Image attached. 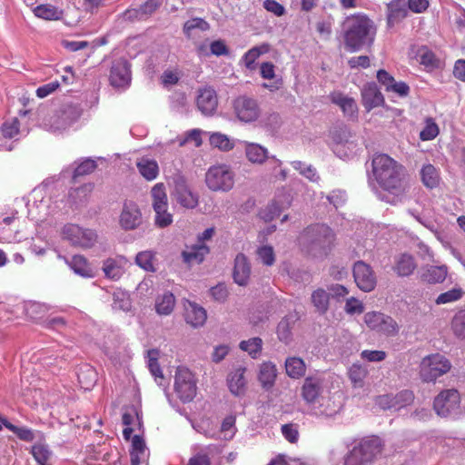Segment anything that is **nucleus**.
Listing matches in <instances>:
<instances>
[{
  "mask_svg": "<svg viewBox=\"0 0 465 465\" xmlns=\"http://www.w3.org/2000/svg\"><path fill=\"white\" fill-rule=\"evenodd\" d=\"M362 104L367 111L381 106L384 103V97L374 83L365 84L361 90Z\"/></svg>",
  "mask_w": 465,
  "mask_h": 465,
  "instance_id": "nucleus-21",
  "label": "nucleus"
},
{
  "mask_svg": "<svg viewBox=\"0 0 465 465\" xmlns=\"http://www.w3.org/2000/svg\"><path fill=\"white\" fill-rule=\"evenodd\" d=\"M173 201L183 209L193 210L199 204V195L193 192L182 175L173 178V187L171 192Z\"/></svg>",
  "mask_w": 465,
  "mask_h": 465,
  "instance_id": "nucleus-11",
  "label": "nucleus"
},
{
  "mask_svg": "<svg viewBox=\"0 0 465 465\" xmlns=\"http://www.w3.org/2000/svg\"><path fill=\"white\" fill-rule=\"evenodd\" d=\"M373 174L389 195L379 193V198L387 203H394L397 197L405 188V170L401 164L387 154H378L372 159Z\"/></svg>",
  "mask_w": 465,
  "mask_h": 465,
  "instance_id": "nucleus-1",
  "label": "nucleus"
},
{
  "mask_svg": "<svg viewBox=\"0 0 465 465\" xmlns=\"http://www.w3.org/2000/svg\"><path fill=\"white\" fill-rule=\"evenodd\" d=\"M153 210H162L163 207H168V199L165 186L163 183L154 184L151 190Z\"/></svg>",
  "mask_w": 465,
  "mask_h": 465,
  "instance_id": "nucleus-45",
  "label": "nucleus"
},
{
  "mask_svg": "<svg viewBox=\"0 0 465 465\" xmlns=\"http://www.w3.org/2000/svg\"><path fill=\"white\" fill-rule=\"evenodd\" d=\"M277 377V369L272 361H264L260 366L258 379L264 389L273 386Z\"/></svg>",
  "mask_w": 465,
  "mask_h": 465,
  "instance_id": "nucleus-34",
  "label": "nucleus"
},
{
  "mask_svg": "<svg viewBox=\"0 0 465 465\" xmlns=\"http://www.w3.org/2000/svg\"><path fill=\"white\" fill-rule=\"evenodd\" d=\"M270 51L269 44H262L260 45L253 46L248 50L242 56V60L248 70H253L255 68V61L264 54Z\"/></svg>",
  "mask_w": 465,
  "mask_h": 465,
  "instance_id": "nucleus-38",
  "label": "nucleus"
},
{
  "mask_svg": "<svg viewBox=\"0 0 465 465\" xmlns=\"http://www.w3.org/2000/svg\"><path fill=\"white\" fill-rule=\"evenodd\" d=\"M352 273L356 285L362 292H369L376 287V273L368 263L362 261L356 262L353 264Z\"/></svg>",
  "mask_w": 465,
  "mask_h": 465,
  "instance_id": "nucleus-16",
  "label": "nucleus"
},
{
  "mask_svg": "<svg viewBox=\"0 0 465 465\" xmlns=\"http://www.w3.org/2000/svg\"><path fill=\"white\" fill-rule=\"evenodd\" d=\"M35 16L45 20H60L63 17V11L52 5H39L34 9Z\"/></svg>",
  "mask_w": 465,
  "mask_h": 465,
  "instance_id": "nucleus-44",
  "label": "nucleus"
},
{
  "mask_svg": "<svg viewBox=\"0 0 465 465\" xmlns=\"http://www.w3.org/2000/svg\"><path fill=\"white\" fill-rule=\"evenodd\" d=\"M384 447V440L377 435L363 437L344 455L342 465H372L381 456Z\"/></svg>",
  "mask_w": 465,
  "mask_h": 465,
  "instance_id": "nucleus-4",
  "label": "nucleus"
},
{
  "mask_svg": "<svg viewBox=\"0 0 465 465\" xmlns=\"http://www.w3.org/2000/svg\"><path fill=\"white\" fill-rule=\"evenodd\" d=\"M210 25L204 19L195 17L187 20L184 25L183 31L187 38L193 39L196 36L195 31L199 30L204 32L209 30Z\"/></svg>",
  "mask_w": 465,
  "mask_h": 465,
  "instance_id": "nucleus-43",
  "label": "nucleus"
},
{
  "mask_svg": "<svg viewBox=\"0 0 465 465\" xmlns=\"http://www.w3.org/2000/svg\"><path fill=\"white\" fill-rule=\"evenodd\" d=\"M433 409L440 417H456L461 413L460 395L455 389L440 391L434 399Z\"/></svg>",
  "mask_w": 465,
  "mask_h": 465,
  "instance_id": "nucleus-10",
  "label": "nucleus"
},
{
  "mask_svg": "<svg viewBox=\"0 0 465 465\" xmlns=\"http://www.w3.org/2000/svg\"><path fill=\"white\" fill-rule=\"evenodd\" d=\"M136 167L140 174L147 181H153L159 174V166L155 160L142 157L137 160Z\"/></svg>",
  "mask_w": 465,
  "mask_h": 465,
  "instance_id": "nucleus-31",
  "label": "nucleus"
},
{
  "mask_svg": "<svg viewBox=\"0 0 465 465\" xmlns=\"http://www.w3.org/2000/svg\"><path fill=\"white\" fill-rule=\"evenodd\" d=\"M332 150L334 153L342 159H349L357 153L358 143L355 135L347 127L335 128L331 133Z\"/></svg>",
  "mask_w": 465,
  "mask_h": 465,
  "instance_id": "nucleus-7",
  "label": "nucleus"
},
{
  "mask_svg": "<svg viewBox=\"0 0 465 465\" xmlns=\"http://www.w3.org/2000/svg\"><path fill=\"white\" fill-rule=\"evenodd\" d=\"M364 322L371 331L385 336H395L399 333L400 328L396 321L380 312H366Z\"/></svg>",
  "mask_w": 465,
  "mask_h": 465,
  "instance_id": "nucleus-12",
  "label": "nucleus"
},
{
  "mask_svg": "<svg viewBox=\"0 0 465 465\" xmlns=\"http://www.w3.org/2000/svg\"><path fill=\"white\" fill-rule=\"evenodd\" d=\"M112 307L115 311H129L131 309V301L128 293L120 289L115 290L113 292Z\"/></svg>",
  "mask_w": 465,
  "mask_h": 465,
  "instance_id": "nucleus-52",
  "label": "nucleus"
},
{
  "mask_svg": "<svg viewBox=\"0 0 465 465\" xmlns=\"http://www.w3.org/2000/svg\"><path fill=\"white\" fill-rule=\"evenodd\" d=\"M128 261L124 256L108 258L103 263V271L106 278L117 281L124 272Z\"/></svg>",
  "mask_w": 465,
  "mask_h": 465,
  "instance_id": "nucleus-23",
  "label": "nucleus"
},
{
  "mask_svg": "<svg viewBox=\"0 0 465 465\" xmlns=\"http://www.w3.org/2000/svg\"><path fill=\"white\" fill-rule=\"evenodd\" d=\"M93 186L91 184H84L78 188L70 190L68 193V201L72 206L75 208L86 203Z\"/></svg>",
  "mask_w": 465,
  "mask_h": 465,
  "instance_id": "nucleus-40",
  "label": "nucleus"
},
{
  "mask_svg": "<svg viewBox=\"0 0 465 465\" xmlns=\"http://www.w3.org/2000/svg\"><path fill=\"white\" fill-rule=\"evenodd\" d=\"M448 275L446 265L429 266L421 274V279L429 283H440L444 282Z\"/></svg>",
  "mask_w": 465,
  "mask_h": 465,
  "instance_id": "nucleus-37",
  "label": "nucleus"
},
{
  "mask_svg": "<svg viewBox=\"0 0 465 465\" xmlns=\"http://www.w3.org/2000/svg\"><path fill=\"white\" fill-rule=\"evenodd\" d=\"M31 454L38 465H51L53 452L45 443L38 442L32 446Z\"/></svg>",
  "mask_w": 465,
  "mask_h": 465,
  "instance_id": "nucleus-42",
  "label": "nucleus"
},
{
  "mask_svg": "<svg viewBox=\"0 0 465 465\" xmlns=\"http://www.w3.org/2000/svg\"><path fill=\"white\" fill-rule=\"evenodd\" d=\"M439 134V127L432 118H428L425 123V127L420 134V138L422 141L433 140Z\"/></svg>",
  "mask_w": 465,
  "mask_h": 465,
  "instance_id": "nucleus-62",
  "label": "nucleus"
},
{
  "mask_svg": "<svg viewBox=\"0 0 465 465\" xmlns=\"http://www.w3.org/2000/svg\"><path fill=\"white\" fill-rule=\"evenodd\" d=\"M420 62L425 67L432 70L440 66V61L436 54L427 47L419 50Z\"/></svg>",
  "mask_w": 465,
  "mask_h": 465,
  "instance_id": "nucleus-55",
  "label": "nucleus"
},
{
  "mask_svg": "<svg viewBox=\"0 0 465 465\" xmlns=\"http://www.w3.org/2000/svg\"><path fill=\"white\" fill-rule=\"evenodd\" d=\"M291 165L299 172L300 174L312 182H317L320 179L316 169L312 164H306L302 161H292Z\"/></svg>",
  "mask_w": 465,
  "mask_h": 465,
  "instance_id": "nucleus-57",
  "label": "nucleus"
},
{
  "mask_svg": "<svg viewBox=\"0 0 465 465\" xmlns=\"http://www.w3.org/2000/svg\"><path fill=\"white\" fill-rule=\"evenodd\" d=\"M236 432L235 428V417L228 416L226 417L221 425L220 434L223 435L222 439L225 440H232Z\"/></svg>",
  "mask_w": 465,
  "mask_h": 465,
  "instance_id": "nucleus-60",
  "label": "nucleus"
},
{
  "mask_svg": "<svg viewBox=\"0 0 465 465\" xmlns=\"http://www.w3.org/2000/svg\"><path fill=\"white\" fill-rule=\"evenodd\" d=\"M245 154L247 159L252 163H262L269 158L268 150L254 143H247L245 145Z\"/></svg>",
  "mask_w": 465,
  "mask_h": 465,
  "instance_id": "nucleus-39",
  "label": "nucleus"
},
{
  "mask_svg": "<svg viewBox=\"0 0 465 465\" xmlns=\"http://www.w3.org/2000/svg\"><path fill=\"white\" fill-rule=\"evenodd\" d=\"M207 253H209L208 246L204 243H199L187 247L186 250L182 252V257L185 263L199 264L204 260Z\"/></svg>",
  "mask_w": 465,
  "mask_h": 465,
  "instance_id": "nucleus-30",
  "label": "nucleus"
},
{
  "mask_svg": "<svg viewBox=\"0 0 465 465\" xmlns=\"http://www.w3.org/2000/svg\"><path fill=\"white\" fill-rule=\"evenodd\" d=\"M61 237L71 245L82 249H91L98 241V235L94 230L81 227L75 223L64 224L61 229Z\"/></svg>",
  "mask_w": 465,
  "mask_h": 465,
  "instance_id": "nucleus-6",
  "label": "nucleus"
},
{
  "mask_svg": "<svg viewBox=\"0 0 465 465\" xmlns=\"http://www.w3.org/2000/svg\"><path fill=\"white\" fill-rule=\"evenodd\" d=\"M369 371L366 366L360 363H353L348 371L349 378L354 388H362L364 380L366 379Z\"/></svg>",
  "mask_w": 465,
  "mask_h": 465,
  "instance_id": "nucleus-48",
  "label": "nucleus"
},
{
  "mask_svg": "<svg viewBox=\"0 0 465 465\" xmlns=\"http://www.w3.org/2000/svg\"><path fill=\"white\" fill-rule=\"evenodd\" d=\"M29 361L35 365L39 364L40 366L50 369L52 372H54V369L55 366L62 368L64 364V361L61 357L58 355L54 356L47 350H42L33 353Z\"/></svg>",
  "mask_w": 465,
  "mask_h": 465,
  "instance_id": "nucleus-25",
  "label": "nucleus"
},
{
  "mask_svg": "<svg viewBox=\"0 0 465 465\" xmlns=\"http://www.w3.org/2000/svg\"><path fill=\"white\" fill-rule=\"evenodd\" d=\"M312 302L315 307L316 311L324 314L329 309L330 294L324 289L319 288L312 293Z\"/></svg>",
  "mask_w": 465,
  "mask_h": 465,
  "instance_id": "nucleus-49",
  "label": "nucleus"
},
{
  "mask_svg": "<svg viewBox=\"0 0 465 465\" xmlns=\"http://www.w3.org/2000/svg\"><path fill=\"white\" fill-rule=\"evenodd\" d=\"M161 5V0H146L138 8L127 10L125 16L128 19L142 20L154 13Z\"/></svg>",
  "mask_w": 465,
  "mask_h": 465,
  "instance_id": "nucleus-28",
  "label": "nucleus"
},
{
  "mask_svg": "<svg viewBox=\"0 0 465 465\" xmlns=\"http://www.w3.org/2000/svg\"><path fill=\"white\" fill-rule=\"evenodd\" d=\"M210 143L213 146L217 147L223 151H229L233 147L230 139L222 134H213L210 137Z\"/></svg>",
  "mask_w": 465,
  "mask_h": 465,
  "instance_id": "nucleus-63",
  "label": "nucleus"
},
{
  "mask_svg": "<svg viewBox=\"0 0 465 465\" xmlns=\"http://www.w3.org/2000/svg\"><path fill=\"white\" fill-rule=\"evenodd\" d=\"M143 223V216L139 206L134 202H125L119 216V224L122 229L131 231L138 228Z\"/></svg>",
  "mask_w": 465,
  "mask_h": 465,
  "instance_id": "nucleus-17",
  "label": "nucleus"
},
{
  "mask_svg": "<svg viewBox=\"0 0 465 465\" xmlns=\"http://www.w3.org/2000/svg\"><path fill=\"white\" fill-rule=\"evenodd\" d=\"M239 347L242 351L248 352L252 359H256L262 352V340L259 337H253L247 341H242Z\"/></svg>",
  "mask_w": 465,
  "mask_h": 465,
  "instance_id": "nucleus-51",
  "label": "nucleus"
},
{
  "mask_svg": "<svg viewBox=\"0 0 465 465\" xmlns=\"http://www.w3.org/2000/svg\"><path fill=\"white\" fill-rule=\"evenodd\" d=\"M81 114L82 110L78 105L66 104L49 119V129L54 133L64 131L74 124Z\"/></svg>",
  "mask_w": 465,
  "mask_h": 465,
  "instance_id": "nucleus-14",
  "label": "nucleus"
},
{
  "mask_svg": "<svg viewBox=\"0 0 465 465\" xmlns=\"http://www.w3.org/2000/svg\"><path fill=\"white\" fill-rule=\"evenodd\" d=\"M258 259L266 266H272L275 262L274 250L272 246L263 245L257 249Z\"/></svg>",
  "mask_w": 465,
  "mask_h": 465,
  "instance_id": "nucleus-61",
  "label": "nucleus"
},
{
  "mask_svg": "<svg viewBox=\"0 0 465 465\" xmlns=\"http://www.w3.org/2000/svg\"><path fill=\"white\" fill-rule=\"evenodd\" d=\"M450 361L443 355L436 353L422 359L420 365V376L425 382L436 381L450 370Z\"/></svg>",
  "mask_w": 465,
  "mask_h": 465,
  "instance_id": "nucleus-8",
  "label": "nucleus"
},
{
  "mask_svg": "<svg viewBox=\"0 0 465 465\" xmlns=\"http://www.w3.org/2000/svg\"><path fill=\"white\" fill-rule=\"evenodd\" d=\"M420 176L423 184L429 188H435L440 183L438 170L430 163L425 164L420 170Z\"/></svg>",
  "mask_w": 465,
  "mask_h": 465,
  "instance_id": "nucleus-50",
  "label": "nucleus"
},
{
  "mask_svg": "<svg viewBox=\"0 0 465 465\" xmlns=\"http://www.w3.org/2000/svg\"><path fill=\"white\" fill-rule=\"evenodd\" d=\"M232 107L237 119L245 124L255 122L261 114L258 102L245 95L237 97L233 101Z\"/></svg>",
  "mask_w": 465,
  "mask_h": 465,
  "instance_id": "nucleus-15",
  "label": "nucleus"
},
{
  "mask_svg": "<svg viewBox=\"0 0 465 465\" xmlns=\"http://www.w3.org/2000/svg\"><path fill=\"white\" fill-rule=\"evenodd\" d=\"M464 292L461 287L455 285L451 290L440 293L435 300L436 304H446L457 302L462 298Z\"/></svg>",
  "mask_w": 465,
  "mask_h": 465,
  "instance_id": "nucleus-56",
  "label": "nucleus"
},
{
  "mask_svg": "<svg viewBox=\"0 0 465 465\" xmlns=\"http://www.w3.org/2000/svg\"><path fill=\"white\" fill-rule=\"evenodd\" d=\"M285 370L289 377L299 379L305 374L306 365L299 357H289L285 361Z\"/></svg>",
  "mask_w": 465,
  "mask_h": 465,
  "instance_id": "nucleus-41",
  "label": "nucleus"
},
{
  "mask_svg": "<svg viewBox=\"0 0 465 465\" xmlns=\"http://www.w3.org/2000/svg\"><path fill=\"white\" fill-rule=\"evenodd\" d=\"M245 371V367L239 366L228 375L227 382L229 390L232 394L241 395L244 392L246 385Z\"/></svg>",
  "mask_w": 465,
  "mask_h": 465,
  "instance_id": "nucleus-27",
  "label": "nucleus"
},
{
  "mask_svg": "<svg viewBox=\"0 0 465 465\" xmlns=\"http://www.w3.org/2000/svg\"><path fill=\"white\" fill-rule=\"evenodd\" d=\"M175 298L170 292H165L163 295L157 297L155 301V310L158 314L168 315L174 307Z\"/></svg>",
  "mask_w": 465,
  "mask_h": 465,
  "instance_id": "nucleus-46",
  "label": "nucleus"
},
{
  "mask_svg": "<svg viewBox=\"0 0 465 465\" xmlns=\"http://www.w3.org/2000/svg\"><path fill=\"white\" fill-rule=\"evenodd\" d=\"M251 275V265L243 253H239L234 259L233 280L241 286L247 285Z\"/></svg>",
  "mask_w": 465,
  "mask_h": 465,
  "instance_id": "nucleus-24",
  "label": "nucleus"
},
{
  "mask_svg": "<svg viewBox=\"0 0 465 465\" xmlns=\"http://www.w3.org/2000/svg\"><path fill=\"white\" fill-rule=\"evenodd\" d=\"M207 187L214 192L230 191L234 184V173L226 164L211 166L205 174Z\"/></svg>",
  "mask_w": 465,
  "mask_h": 465,
  "instance_id": "nucleus-9",
  "label": "nucleus"
},
{
  "mask_svg": "<svg viewBox=\"0 0 465 465\" xmlns=\"http://www.w3.org/2000/svg\"><path fill=\"white\" fill-rule=\"evenodd\" d=\"M342 31L345 47L353 53L372 45L376 26L366 15L358 13L346 17L342 24Z\"/></svg>",
  "mask_w": 465,
  "mask_h": 465,
  "instance_id": "nucleus-2",
  "label": "nucleus"
},
{
  "mask_svg": "<svg viewBox=\"0 0 465 465\" xmlns=\"http://www.w3.org/2000/svg\"><path fill=\"white\" fill-rule=\"evenodd\" d=\"M158 357V351L156 350H150L147 352V358H148V368L150 370V372L154 377L155 381L162 385V381L163 380V372L160 368V365L157 361Z\"/></svg>",
  "mask_w": 465,
  "mask_h": 465,
  "instance_id": "nucleus-54",
  "label": "nucleus"
},
{
  "mask_svg": "<svg viewBox=\"0 0 465 465\" xmlns=\"http://www.w3.org/2000/svg\"><path fill=\"white\" fill-rule=\"evenodd\" d=\"M417 264L413 256L402 253L395 259L394 272L401 277H406L412 274Z\"/></svg>",
  "mask_w": 465,
  "mask_h": 465,
  "instance_id": "nucleus-32",
  "label": "nucleus"
},
{
  "mask_svg": "<svg viewBox=\"0 0 465 465\" xmlns=\"http://www.w3.org/2000/svg\"><path fill=\"white\" fill-rule=\"evenodd\" d=\"M149 455L144 440L139 435H134L130 450L131 465H148Z\"/></svg>",
  "mask_w": 465,
  "mask_h": 465,
  "instance_id": "nucleus-20",
  "label": "nucleus"
},
{
  "mask_svg": "<svg viewBox=\"0 0 465 465\" xmlns=\"http://www.w3.org/2000/svg\"><path fill=\"white\" fill-rule=\"evenodd\" d=\"M452 330L456 336L465 338V311H460L454 316Z\"/></svg>",
  "mask_w": 465,
  "mask_h": 465,
  "instance_id": "nucleus-64",
  "label": "nucleus"
},
{
  "mask_svg": "<svg viewBox=\"0 0 465 465\" xmlns=\"http://www.w3.org/2000/svg\"><path fill=\"white\" fill-rule=\"evenodd\" d=\"M330 100L332 104L341 108L346 117H356L358 113V106L353 98L342 94L340 91H334L331 93Z\"/></svg>",
  "mask_w": 465,
  "mask_h": 465,
  "instance_id": "nucleus-22",
  "label": "nucleus"
},
{
  "mask_svg": "<svg viewBox=\"0 0 465 465\" xmlns=\"http://www.w3.org/2000/svg\"><path fill=\"white\" fill-rule=\"evenodd\" d=\"M196 104L203 115H213L218 107V97L215 90L211 86L200 88L196 97Z\"/></svg>",
  "mask_w": 465,
  "mask_h": 465,
  "instance_id": "nucleus-18",
  "label": "nucleus"
},
{
  "mask_svg": "<svg viewBox=\"0 0 465 465\" xmlns=\"http://www.w3.org/2000/svg\"><path fill=\"white\" fill-rule=\"evenodd\" d=\"M286 205L283 206L278 200H274L270 205L266 207V209L261 211L260 215L265 221L273 220L275 217L279 216L282 211L290 204L288 197H286Z\"/></svg>",
  "mask_w": 465,
  "mask_h": 465,
  "instance_id": "nucleus-58",
  "label": "nucleus"
},
{
  "mask_svg": "<svg viewBox=\"0 0 465 465\" xmlns=\"http://www.w3.org/2000/svg\"><path fill=\"white\" fill-rule=\"evenodd\" d=\"M205 310L196 303L189 302L185 307V320L193 327L202 326L206 321Z\"/></svg>",
  "mask_w": 465,
  "mask_h": 465,
  "instance_id": "nucleus-33",
  "label": "nucleus"
},
{
  "mask_svg": "<svg viewBox=\"0 0 465 465\" xmlns=\"http://www.w3.org/2000/svg\"><path fill=\"white\" fill-rule=\"evenodd\" d=\"M323 386L324 378L322 375L309 376L304 380L302 387V396L314 415L332 416L337 411L325 405L326 401L322 395Z\"/></svg>",
  "mask_w": 465,
  "mask_h": 465,
  "instance_id": "nucleus-5",
  "label": "nucleus"
},
{
  "mask_svg": "<svg viewBox=\"0 0 465 465\" xmlns=\"http://www.w3.org/2000/svg\"><path fill=\"white\" fill-rule=\"evenodd\" d=\"M50 199H41L40 203L36 204L34 202L33 204L28 205V214L31 216L32 220H35L36 222L45 221L47 216L54 213L55 212L56 206L52 208L49 205Z\"/></svg>",
  "mask_w": 465,
  "mask_h": 465,
  "instance_id": "nucleus-29",
  "label": "nucleus"
},
{
  "mask_svg": "<svg viewBox=\"0 0 465 465\" xmlns=\"http://www.w3.org/2000/svg\"><path fill=\"white\" fill-rule=\"evenodd\" d=\"M387 24L392 26L396 22L408 15V5L404 0H391L386 5Z\"/></svg>",
  "mask_w": 465,
  "mask_h": 465,
  "instance_id": "nucleus-26",
  "label": "nucleus"
},
{
  "mask_svg": "<svg viewBox=\"0 0 465 465\" xmlns=\"http://www.w3.org/2000/svg\"><path fill=\"white\" fill-rule=\"evenodd\" d=\"M109 80L112 85L115 87H124L131 83V65L124 59L114 61Z\"/></svg>",
  "mask_w": 465,
  "mask_h": 465,
  "instance_id": "nucleus-19",
  "label": "nucleus"
},
{
  "mask_svg": "<svg viewBox=\"0 0 465 465\" xmlns=\"http://www.w3.org/2000/svg\"><path fill=\"white\" fill-rule=\"evenodd\" d=\"M196 382L193 373L184 367L176 370L174 391L183 402H190L196 395Z\"/></svg>",
  "mask_w": 465,
  "mask_h": 465,
  "instance_id": "nucleus-13",
  "label": "nucleus"
},
{
  "mask_svg": "<svg viewBox=\"0 0 465 465\" xmlns=\"http://www.w3.org/2000/svg\"><path fill=\"white\" fill-rule=\"evenodd\" d=\"M3 424L22 440L32 441L35 438L34 432L31 429L15 426L7 420H4Z\"/></svg>",
  "mask_w": 465,
  "mask_h": 465,
  "instance_id": "nucleus-59",
  "label": "nucleus"
},
{
  "mask_svg": "<svg viewBox=\"0 0 465 465\" xmlns=\"http://www.w3.org/2000/svg\"><path fill=\"white\" fill-rule=\"evenodd\" d=\"M393 400V410L400 411L402 408H405L411 405L414 401V394L410 390H403L399 391L396 394H392Z\"/></svg>",
  "mask_w": 465,
  "mask_h": 465,
  "instance_id": "nucleus-53",
  "label": "nucleus"
},
{
  "mask_svg": "<svg viewBox=\"0 0 465 465\" xmlns=\"http://www.w3.org/2000/svg\"><path fill=\"white\" fill-rule=\"evenodd\" d=\"M68 264L74 273L82 277L92 278L94 275L87 259L83 255H74Z\"/></svg>",
  "mask_w": 465,
  "mask_h": 465,
  "instance_id": "nucleus-35",
  "label": "nucleus"
},
{
  "mask_svg": "<svg viewBox=\"0 0 465 465\" xmlns=\"http://www.w3.org/2000/svg\"><path fill=\"white\" fill-rule=\"evenodd\" d=\"M135 263L143 270L150 272L157 271L156 252L153 251H142L135 256Z\"/></svg>",
  "mask_w": 465,
  "mask_h": 465,
  "instance_id": "nucleus-36",
  "label": "nucleus"
},
{
  "mask_svg": "<svg viewBox=\"0 0 465 465\" xmlns=\"http://www.w3.org/2000/svg\"><path fill=\"white\" fill-rule=\"evenodd\" d=\"M298 241L302 252L309 256L324 258L334 245L335 233L328 225L316 223L305 228Z\"/></svg>",
  "mask_w": 465,
  "mask_h": 465,
  "instance_id": "nucleus-3",
  "label": "nucleus"
},
{
  "mask_svg": "<svg viewBox=\"0 0 465 465\" xmlns=\"http://www.w3.org/2000/svg\"><path fill=\"white\" fill-rule=\"evenodd\" d=\"M77 376L81 387L84 390H90L97 381V373L95 370L89 365L81 367Z\"/></svg>",
  "mask_w": 465,
  "mask_h": 465,
  "instance_id": "nucleus-47",
  "label": "nucleus"
}]
</instances>
